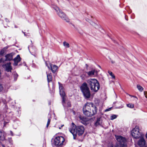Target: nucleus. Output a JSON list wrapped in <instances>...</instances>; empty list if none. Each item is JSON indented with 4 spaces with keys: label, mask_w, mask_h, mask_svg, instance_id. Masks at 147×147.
<instances>
[{
    "label": "nucleus",
    "mask_w": 147,
    "mask_h": 147,
    "mask_svg": "<svg viewBox=\"0 0 147 147\" xmlns=\"http://www.w3.org/2000/svg\"><path fill=\"white\" fill-rule=\"evenodd\" d=\"M6 60L7 61H10L13 59V56L12 54H9L5 55Z\"/></svg>",
    "instance_id": "obj_15"
},
{
    "label": "nucleus",
    "mask_w": 147,
    "mask_h": 147,
    "mask_svg": "<svg viewBox=\"0 0 147 147\" xmlns=\"http://www.w3.org/2000/svg\"><path fill=\"white\" fill-rule=\"evenodd\" d=\"M110 147H114L112 145H111Z\"/></svg>",
    "instance_id": "obj_43"
},
{
    "label": "nucleus",
    "mask_w": 147,
    "mask_h": 147,
    "mask_svg": "<svg viewBox=\"0 0 147 147\" xmlns=\"http://www.w3.org/2000/svg\"><path fill=\"white\" fill-rule=\"evenodd\" d=\"M83 111L84 115L87 116H92L97 113V109L92 102H87L84 106Z\"/></svg>",
    "instance_id": "obj_1"
},
{
    "label": "nucleus",
    "mask_w": 147,
    "mask_h": 147,
    "mask_svg": "<svg viewBox=\"0 0 147 147\" xmlns=\"http://www.w3.org/2000/svg\"><path fill=\"white\" fill-rule=\"evenodd\" d=\"M109 75L112 77V78L115 79V76L113 74L112 72L110 71H109L108 72Z\"/></svg>",
    "instance_id": "obj_21"
},
{
    "label": "nucleus",
    "mask_w": 147,
    "mask_h": 147,
    "mask_svg": "<svg viewBox=\"0 0 147 147\" xmlns=\"http://www.w3.org/2000/svg\"><path fill=\"white\" fill-rule=\"evenodd\" d=\"M123 107V106H121V107H119V108H122Z\"/></svg>",
    "instance_id": "obj_41"
},
{
    "label": "nucleus",
    "mask_w": 147,
    "mask_h": 147,
    "mask_svg": "<svg viewBox=\"0 0 147 147\" xmlns=\"http://www.w3.org/2000/svg\"><path fill=\"white\" fill-rule=\"evenodd\" d=\"M127 107L130 108H132L134 107V105L131 103L127 104Z\"/></svg>",
    "instance_id": "obj_23"
},
{
    "label": "nucleus",
    "mask_w": 147,
    "mask_h": 147,
    "mask_svg": "<svg viewBox=\"0 0 147 147\" xmlns=\"http://www.w3.org/2000/svg\"><path fill=\"white\" fill-rule=\"evenodd\" d=\"M65 141V139L62 136L56 137L54 140V144L57 146H62Z\"/></svg>",
    "instance_id": "obj_7"
},
{
    "label": "nucleus",
    "mask_w": 147,
    "mask_h": 147,
    "mask_svg": "<svg viewBox=\"0 0 147 147\" xmlns=\"http://www.w3.org/2000/svg\"><path fill=\"white\" fill-rule=\"evenodd\" d=\"M102 123V121L100 118H98L97 119V120L95 123V125L97 126L99 125H100Z\"/></svg>",
    "instance_id": "obj_16"
},
{
    "label": "nucleus",
    "mask_w": 147,
    "mask_h": 147,
    "mask_svg": "<svg viewBox=\"0 0 147 147\" xmlns=\"http://www.w3.org/2000/svg\"><path fill=\"white\" fill-rule=\"evenodd\" d=\"M46 64L48 68L49 69H51L52 72L53 73H55L58 68V67L57 66L55 65H53L52 66V65L51 64H50L49 65H48L46 63Z\"/></svg>",
    "instance_id": "obj_10"
},
{
    "label": "nucleus",
    "mask_w": 147,
    "mask_h": 147,
    "mask_svg": "<svg viewBox=\"0 0 147 147\" xmlns=\"http://www.w3.org/2000/svg\"><path fill=\"white\" fill-rule=\"evenodd\" d=\"M3 88L2 85L0 83V92L3 90Z\"/></svg>",
    "instance_id": "obj_30"
},
{
    "label": "nucleus",
    "mask_w": 147,
    "mask_h": 147,
    "mask_svg": "<svg viewBox=\"0 0 147 147\" xmlns=\"http://www.w3.org/2000/svg\"><path fill=\"white\" fill-rule=\"evenodd\" d=\"M129 96H131V98H133L134 99H132V100H138V98L136 96H132L131 95H129Z\"/></svg>",
    "instance_id": "obj_25"
},
{
    "label": "nucleus",
    "mask_w": 147,
    "mask_h": 147,
    "mask_svg": "<svg viewBox=\"0 0 147 147\" xmlns=\"http://www.w3.org/2000/svg\"><path fill=\"white\" fill-rule=\"evenodd\" d=\"M1 115L0 114V119L1 118Z\"/></svg>",
    "instance_id": "obj_46"
},
{
    "label": "nucleus",
    "mask_w": 147,
    "mask_h": 147,
    "mask_svg": "<svg viewBox=\"0 0 147 147\" xmlns=\"http://www.w3.org/2000/svg\"><path fill=\"white\" fill-rule=\"evenodd\" d=\"M14 26H15V28H17V26L16 25H15Z\"/></svg>",
    "instance_id": "obj_42"
},
{
    "label": "nucleus",
    "mask_w": 147,
    "mask_h": 147,
    "mask_svg": "<svg viewBox=\"0 0 147 147\" xmlns=\"http://www.w3.org/2000/svg\"><path fill=\"white\" fill-rule=\"evenodd\" d=\"M66 102H65V101L62 102V104L63 105V106H65V103Z\"/></svg>",
    "instance_id": "obj_35"
},
{
    "label": "nucleus",
    "mask_w": 147,
    "mask_h": 147,
    "mask_svg": "<svg viewBox=\"0 0 147 147\" xmlns=\"http://www.w3.org/2000/svg\"><path fill=\"white\" fill-rule=\"evenodd\" d=\"M13 77H14V80L16 81L18 77V75L16 73H15L13 75Z\"/></svg>",
    "instance_id": "obj_26"
},
{
    "label": "nucleus",
    "mask_w": 147,
    "mask_h": 147,
    "mask_svg": "<svg viewBox=\"0 0 147 147\" xmlns=\"http://www.w3.org/2000/svg\"><path fill=\"white\" fill-rule=\"evenodd\" d=\"M62 128V127H61V126L60 127H59V129H61Z\"/></svg>",
    "instance_id": "obj_45"
},
{
    "label": "nucleus",
    "mask_w": 147,
    "mask_h": 147,
    "mask_svg": "<svg viewBox=\"0 0 147 147\" xmlns=\"http://www.w3.org/2000/svg\"><path fill=\"white\" fill-rule=\"evenodd\" d=\"M50 103H49V105H50Z\"/></svg>",
    "instance_id": "obj_51"
},
{
    "label": "nucleus",
    "mask_w": 147,
    "mask_h": 147,
    "mask_svg": "<svg viewBox=\"0 0 147 147\" xmlns=\"http://www.w3.org/2000/svg\"><path fill=\"white\" fill-rule=\"evenodd\" d=\"M5 133L3 131L0 130V140H4L5 139Z\"/></svg>",
    "instance_id": "obj_14"
},
{
    "label": "nucleus",
    "mask_w": 147,
    "mask_h": 147,
    "mask_svg": "<svg viewBox=\"0 0 147 147\" xmlns=\"http://www.w3.org/2000/svg\"><path fill=\"white\" fill-rule=\"evenodd\" d=\"M52 7L56 11L57 15L62 20H65L67 22H69V20L65 14L58 7L55 5H54Z\"/></svg>",
    "instance_id": "obj_5"
},
{
    "label": "nucleus",
    "mask_w": 147,
    "mask_h": 147,
    "mask_svg": "<svg viewBox=\"0 0 147 147\" xmlns=\"http://www.w3.org/2000/svg\"><path fill=\"white\" fill-rule=\"evenodd\" d=\"M64 126V125H62L61 126V127H62Z\"/></svg>",
    "instance_id": "obj_47"
},
{
    "label": "nucleus",
    "mask_w": 147,
    "mask_h": 147,
    "mask_svg": "<svg viewBox=\"0 0 147 147\" xmlns=\"http://www.w3.org/2000/svg\"><path fill=\"white\" fill-rule=\"evenodd\" d=\"M9 100H12V99L10 98V97H9Z\"/></svg>",
    "instance_id": "obj_40"
},
{
    "label": "nucleus",
    "mask_w": 147,
    "mask_h": 147,
    "mask_svg": "<svg viewBox=\"0 0 147 147\" xmlns=\"http://www.w3.org/2000/svg\"><path fill=\"white\" fill-rule=\"evenodd\" d=\"M63 46L65 47L66 48H69V44L66 42L65 41H64L63 42Z\"/></svg>",
    "instance_id": "obj_20"
},
{
    "label": "nucleus",
    "mask_w": 147,
    "mask_h": 147,
    "mask_svg": "<svg viewBox=\"0 0 147 147\" xmlns=\"http://www.w3.org/2000/svg\"><path fill=\"white\" fill-rule=\"evenodd\" d=\"M79 118L80 119L83 120V118L81 117H80Z\"/></svg>",
    "instance_id": "obj_39"
},
{
    "label": "nucleus",
    "mask_w": 147,
    "mask_h": 147,
    "mask_svg": "<svg viewBox=\"0 0 147 147\" xmlns=\"http://www.w3.org/2000/svg\"><path fill=\"white\" fill-rule=\"evenodd\" d=\"M117 117V115H111L110 117V119L111 120H113L116 119Z\"/></svg>",
    "instance_id": "obj_22"
},
{
    "label": "nucleus",
    "mask_w": 147,
    "mask_h": 147,
    "mask_svg": "<svg viewBox=\"0 0 147 147\" xmlns=\"http://www.w3.org/2000/svg\"><path fill=\"white\" fill-rule=\"evenodd\" d=\"M82 123H84V122H82Z\"/></svg>",
    "instance_id": "obj_50"
},
{
    "label": "nucleus",
    "mask_w": 147,
    "mask_h": 147,
    "mask_svg": "<svg viewBox=\"0 0 147 147\" xmlns=\"http://www.w3.org/2000/svg\"><path fill=\"white\" fill-rule=\"evenodd\" d=\"M22 32H23V33H24V36H27V35H26V34H25V32H23V31H22Z\"/></svg>",
    "instance_id": "obj_38"
},
{
    "label": "nucleus",
    "mask_w": 147,
    "mask_h": 147,
    "mask_svg": "<svg viewBox=\"0 0 147 147\" xmlns=\"http://www.w3.org/2000/svg\"><path fill=\"white\" fill-rule=\"evenodd\" d=\"M144 95L145 97L147 98V92L145 91L144 92Z\"/></svg>",
    "instance_id": "obj_32"
},
{
    "label": "nucleus",
    "mask_w": 147,
    "mask_h": 147,
    "mask_svg": "<svg viewBox=\"0 0 147 147\" xmlns=\"http://www.w3.org/2000/svg\"><path fill=\"white\" fill-rule=\"evenodd\" d=\"M131 134L132 137L136 139L139 138L140 137L144 136L143 134L140 132L139 127L136 126L131 131Z\"/></svg>",
    "instance_id": "obj_6"
},
{
    "label": "nucleus",
    "mask_w": 147,
    "mask_h": 147,
    "mask_svg": "<svg viewBox=\"0 0 147 147\" xmlns=\"http://www.w3.org/2000/svg\"><path fill=\"white\" fill-rule=\"evenodd\" d=\"M95 70H92L87 72L88 75L90 76L93 75L94 74Z\"/></svg>",
    "instance_id": "obj_18"
},
{
    "label": "nucleus",
    "mask_w": 147,
    "mask_h": 147,
    "mask_svg": "<svg viewBox=\"0 0 147 147\" xmlns=\"http://www.w3.org/2000/svg\"><path fill=\"white\" fill-rule=\"evenodd\" d=\"M144 136L140 137V139L138 142V144L140 146H144L146 144V142L143 138Z\"/></svg>",
    "instance_id": "obj_11"
},
{
    "label": "nucleus",
    "mask_w": 147,
    "mask_h": 147,
    "mask_svg": "<svg viewBox=\"0 0 147 147\" xmlns=\"http://www.w3.org/2000/svg\"><path fill=\"white\" fill-rule=\"evenodd\" d=\"M58 83L59 84V93L61 96L62 97V101H65V94L64 91V88L61 84H60L59 82H58Z\"/></svg>",
    "instance_id": "obj_8"
},
{
    "label": "nucleus",
    "mask_w": 147,
    "mask_h": 147,
    "mask_svg": "<svg viewBox=\"0 0 147 147\" xmlns=\"http://www.w3.org/2000/svg\"><path fill=\"white\" fill-rule=\"evenodd\" d=\"M8 140L9 143H10L11 144H12L13 141L12 140L11 138H8Z\"/></svg>",
    "instance_id": "obj_29"
},
{
    "label": "nucleus",
    "mask_w": 147,
    "mask_h": 147,
    "mask_svg": "<svg viewBox=\"0 0 147 147\" xmlns=\"http://www.w3.org/2000/svg\"><path fill=\"white\" fill-rule=\"evenodd\" d=\"M146 138H147V133L146 134Z\"/></svg>",
    "instance_id": "obj_44"
},
{
    "label": "nucleus",
    "mask_w": 147,
    "mask_h": 147,
    "mask_svg": "<svg viewBox=\"0 0 147 147\" xmlns=\"http://www.w3.org/2000/svg\"><path fill=\"white\" fill-rule=\"evenodd\" d=\"M0 147H5V146L2 144H0Z\"/></svg>",
    "instance_id": "obj_34"
},
{
    "label": "nucleus",
    "mask_w": 147,
    "mask_h": 147,
    "mask_svg": "<svg viewBox=\"0 0 147 147\" xmlns=\"http://www.w3.org/2000/svg\"><path fill=\"white\" fill-rule=\"evenodd\" d=\"M5 20L6 21H7V18H5Z\"/></svg>",
    "instance_id": "obj_48"
},
{
    "label": "nucleus",
    "mask_w": 147,
    "mask_h": 147,
    "mask_svg": "<svg viewBox=\"0 0 147 147\" xmlns=\"http://www.w3.org/2000/svg\"><path fill=\"white\" fill-rule=\"evenodd\" d=\"M119 144L117 146H116V147H125L126 146V144Z\"/></svg>",
    "instance_id": "obj_24"
},
{
    "label": "nucleus",
    "mask_w": 147,
    "mask_h": 147,
    "mask_svg": "<svg viewBox=\"0 0 147 147\" xmlns=\"http://www.w3.org/2000/svg\"><path fill=\"white\" fill-rule=\"evenodd\" d=\"M0 61H1V60H0Z\"/></svg>",
    "instance_id": "obj_52"
},
{
    "label": "nucleus",
    "mask_w": 147,
    "mask_h": 147,
    "mask_svg": "<svg viewBox=\"0 0 147 147\" xmlns=\"http://www.w3.org/2000/svg\"><path fill=\"white\" fill-rule=\"evenodd\" d=\"M88 85L92 91L96 92L100 88L99 84L95 79H90L87 80Z\"/></svg>",
    "instance_id": "obj_3"
},
{
    "label": "nucleus",
    "mask_w": 147,
    "mask_h": 147,
    "mask_svg": "<svg viewBox=\"0 0 147 147\" xmlns=\"http://www.w3.org/2000/svg\"><path fill=\"white\" fill-rule=\"evenodd\" d=\"M91 24L94 26L96 28H97L98 27V26L96 24L93 22H92Z\"/></svg>",
    "instance_id": "obj_28"
},
{
    "label": "nucleus",
    "mask_w": 147,
    "mask_h": 147,
    "mask_svg": "<svg viewBox=\"0 0 147 147\" xmlns=\"http://www.w3.org/2000/svg\"><path fill=\"white\" fill-rule=\"evenodd\" d=\"M21 60V58L19 55H17V57H16L14 59V65L15 66L17 65L18 63Z\"/></svg>",
    "instance_id": "obj_13"
},
{
    "label": "nucleus",
    "mask_w": 147,
    "mask_h": 147,
    "mask_svg": "<svg viewBox=\"0 0 147 147\" xmlns=\"http://www.w3.org/2000/svg\"><path fill=\"white\" fill-rule=\"evenodd\" d=\"M112 63H114V62H113V61H112Z\"/></svg>",
    "instance_id": "obj_49"
},
{
    "label": "nucleus",
    "mask_w": 147,
    "mask_h": 147,
    "mask_svg": "<svg viewBox=\"0 0 147 147\" xmlns=\"http://www.w3.org/2000/svg\"><path fill=\"white\" fill-rule=\"evenodd\" d=\"M71 126L69 128V131L73 134V138L75 139L77 134L79 136L82 135L84 131V127L82 125L76 126L73 123H72Z\"/></svg>",
    "instance_id": "obj_2"
},
{
    "label": "nucleus",
    "mask_w": 147,
    "mask_h": 147,
    "mask_svg": "<svg viewBox=\"0 0 147 147\" xmlns=\"http://www.w3.org/2000/svg\"><path fill=\"white\" fill-rule=\"evenodd\" d=\"M111 109H112V107H110V108H109L107 109H105V112H107V111H110L111 110Z\"/></svg>",
    "instance_id": "obj_31"
},
{
    "label": "nucleus",
    "mask_w": 147,
    "mask_h": 147,
    "mask_svg": "<svg viewBox=\"0 0 147 147\" xmlns=\"http://www.w3.org/2000/svg\"><path fill=\"white\" fill-rule=\"evenodd\" d=\"M88 83L84 82L80 87V90L85 98H89L90 96V93Z\"/></svg>",
    "instance_id": "obj_4"
},
{
    "label": "nucleus",
    "mask_w": 147,
    "mask_h": 147,
    "mask_svg": "<svg viewBox=\"0 0 147 147\" xmlns=\"http://www.w3.org/2000/svg\"><path fill=\"white\" fill-rule=\"evenodd\" d=\"M47 79L48 82L49 83L51 81L52 79V77L51 74H47Z\"/></svg>",
    "instance_id": "obj_17"
},
{
    "label": "nucleus",
    "mask_w": 147,
    "mask_h": 147,
    "mask_svg": "<svg viewBox=\"0 0 147 147\" xmlns=\"http://www.w3.org/2000/svg\"><path fill=\"white\" fill-rule=\"evenodd\" d=\"M67 103H68V106L69 107H70L71 104H70V102H67Z\"/></svg>",
    "instance_id": "obj_36"
},
{
    "label": "nucleus",
    "mask_w": 147,
    "mask_h": 147,
    "mask_svg": "<svg viewBox=\"0 0 147 147\" xmlns=\"http://www.w3.org/2000/svg\"><path fill=\"white\" fill-rule=\"evenodd\" d=\"M10 134L12 136L13 135L12 132L11 131H10Z\"/></svg>",
    "instance_id": "obj_37"
},
{
    "label": "nucleus",
    "mask_w": 147,
    "mask_h": 147,
    "mask_svg": "<svg viewBox=\"0 0 147 147\" xmlns=\"http://www.w3.org/2000/svg\"><path fill=\"white\" fill-rule=\"evenodd\" d=\"M6 70L8 72H11V70L12 68L11 65V63L10 62L7 63L5 65Z\"/></svg>",
    "instance_id": "obj_12"
},
{
    "label": "nucleus",
    "mask_w": 147,
    "mask_h": 147,
    "mask_svg": "<svg viewBox=\"0 0 147 147\" xmlns=\"http://www.w3.org/2000/svg\"><path fill=\"white\" fill-rule=\"evenodd\" d=\"M115 137L116 139L119 142V144L124 145V144H126V140L124 137L121 136L115 135Z\"/></svg>",
    "instance_id": "obj_9"
},
{
    "label": "nucleus",
    "mask_w": 147,
    "mask_h": 147,
    "mask_svg": "<svg viewBox=\"0 0 147 147\" xmlns=\"http://www.w3.org/2000/svg\"><path fill=\"white\" fill-rule=\"evenodd\" d=\"M4 126H5V125H6V123H8L9 122V121H8V122H6V121L5 120V119H4Z\"/></svg>",
    "instance_id": "obj_33"
},
{
    "label": "nucleus",
    "mask_w": 147,
    "mask_h": 147,
    "mask_svg": "<svg viewBox=\"0 0 147 147\" xmlns=\"http://www.w3.org/2000/svg\"><path fill=\"white\" fill-rule=\"evenodd\" d=\"M51 121V119L49 118L48 120L47 124L46 127H48L49 126V125L50 124V122Z\"/></svg>",
    "instance_id": "obj_27"
},
{
    "label": "nucleus",
    "mask_w": 147,
    "mask_h": 147,
    "mask_svg": "<svg viewBox=\"0 0 147 147\" xmlns=\"http://www.w3.org/2000/svg\"><path fill=\"white\" fill-rule=\"evenodd\" d=\"M137 87L138 89L140 91L142 92L143 91L144 88H143L140 85H137Z\"/></svg>",
    "instance_id": "obj_19"
}]
</instances>
